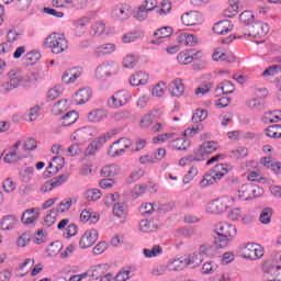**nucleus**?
I'll list each match as a JSON object with an SVG mask.
<instances>
[{"mask_svg":"<svg viewBox=\"0 0 281 281\" xmlns=\"http://www.w3.org/2000/svg\"><path fill=\"white\" fill-rule=\"evenodd\" d=\"M8 81L0 85V93H10V91H14V89H19V87H31L36 77L34 74L23 75L21 69H13L8 72Z\"/></svg>","mask_w":281,"mask_h":281,"instance_id":"obj_1","label":"nucleus"},{"mask_svg":"<svg viewBox=\"0 0 281 281\" xmlns=\"http://www.w3.org/2000/svg\"><path fill=\"white\" fill-rule=\"evenodd\" d=\"M236 226L228 223H218L215 225L214 245L217 249H225L231 240L236 238Z\"/></svg>","mask_w":281,"mask_h":281,"instance_id":"obj_2","label":"nucleus"},{"mask_svg":"<svg viewBox=\"0 0 281 281\" xmlns=\"http://www.w3.org/2000/svg\"><path fill=\"white\" fill-rule=\"evenodd\" d=\"M43 47L53 54H63L69 47V42L65 35L53 33L45 38Z\"/></svg>","mask_w":281,"mask_h":281,"instance_id":"obj_3","label":"nucleus"},{"mask_svg":"<svg viewBox=\"0 0 281 281\" xmlns=\"http://www.w3.org/2000/svg\"><path fill=\"white\" fill-rule=\"evenodd\" d=\"M216 150H218V143L207 140L200 145L199 148L193 151V155H190L189 159L191 161H205L207 155H212V153H216Z\"/></svg>","mask_w":281,"mask_h":281,"instance_id":"obj_4","label":"nucleus"},{"mask_svg":"<svg viewBox=\"0 0 281 281\" xmlns=\"http://www.w3.org/2000/svg\"><path fill=\"white\" fill-rule=\"evenodd\" d=\"M240 30L244 36L262 38V36L269 34V24L265 22H252L250 25H244Z\"/></svg>","mask_w":281,"mask_h":281,"instance_id":"obj_5","label":"nucleus"},{"mask_svg":"<svg viewBox=\"0 0 281 281\" xmlns=\"http://www.w3.org/2000/svg\"><path fill=\"white\" fill-rule=\"evenodd\" d=\"M263 281H281V266L273 260L262 263Z\"/></svg>","mask_w":281,"mask_h":281,"instance_id":"obj_6","label":"nucleus"},{"mask_svg":"<svg viewBox=\"0 0 281 281\" xmlns=\"http://www.w3.org/2000/svg\"><path fill=\"white\" fill-rule=\"evenodd\" d=\"M263 194L265 190L257 184H245L237 192L238 199L243 201H254V199H258Z\"/></svg>","mask_w":281,"mask_h":281,"instance_id":"obj_7","label":"nucleus"},{"mask_svg":"<svg viewBox=\"0 0 281 281\" xmlns=\"http://www.w3.org/2000/svg\"><path fill=\"white\" fill-rule=\"evenodd\" d=\"M232 205H234V198L222 196L207 204V212H211V214H223Z\"/></svg>","mask_w":281,"mask_h":281,"instance_id":"obj_8","label":"nucleus"},{"mask_svg":"<svg viewBox=\"0 0 281 281\" xmlns=\"http://www.w3.org/2000/svg\"><path fill=\"white\" fill-rule=\"evenodd\" d=\"M131 139L128 138H120L114 142L108 150V155L110 157H122L124 153H126L127 148H131Z\"/></svg>","mask_w":281,"mask_h":281,"instance_id":"obj_9","label":"nucleus"},{"mask_svg":"<svg viewBox=\"0 0 281 281\" xmlns=\"http://www.w3.org/2000/svg\"><path fill=\"white\" fill-rule=\"evenodd\" d=\"M265 256V248L258 244H247L243 248V258L248 260H260Z\"/></svg>","mask_w":281,"mask_h":281,"instance_id":"obj_10","label":"nucleus"},{"mask_svg":"<svg viewBox=\"0 0 281 281\" xmlns=\"http://www.w3.org/2000/svg\"><path fill=\"white\" fill-rule=\"evenodd\" d=\"M111 16L115 19V21H126L131 18V4L121 3L114 5L111 11Z\"/></svg>","mask_w":281,"mask_h":281,"instance_id":"obj_11","label":"nucleus"},{"mask_svg":"<svg viewBox=\"0 0 281 281\" xmlns=\"http://www.w3.org/2000/svg\"><path fill=\"white\" fill-rule=\"evenodd\" d=\"M98 240V231L89 229L83 233L79 240L80 249H89V247H93L95 241Z\"/></svg>","mask_w":281,"mask_h":281,"instance_id":"obj_12","label":"nucleus"},{"mask_svg":"<svg viewBox=\"0 0 281 281\" xmlns=\"http://www.w3.org/2000/svg\"><path fill=\"white\" fill-rule=\"evenodd\" d=\"M91 137V130L87 127L79 128L70 135L71 142H77L80 146Z\"/></svg>","mask_w":281,"mask_h":281,"instance_id":"obj_13","label":"nucleus"},{"mask_svg":"<svg viewBox=\"0 0 281 281\" xmlns=\"http://www.w3.org/2000/svg\"><path fill=\"white\" fill-rule=\"evenodd\" d=\"M157 210H162L164 212L170 210L168 204H159V203H144L140 205V214L142 216H147L148 214H153V212Z\"/></svg>","mask_w":281,"mask_h":281,"instance_id":"obj_14","label":"nucleus"},{"mask_svg":"<svg viewBox=\"0 0 281 281\" xmlns=\"http://www.w3.org/2000/svg\"><path fill=\"white\" fill-rule=\"evenodd\" d=\"M172 35V27L170 26H164L161 29H158L155 33L154 36L157 40L151 41V45H161L166 38L170 37Z\"/></svg>","mask_w":281,"mask_h":281,"instance_id":"obj_15","label":"nucleus"},{"mask_svg":"<svg viewBox=\"0 0 281 281\" xmlns=\"http://www.w3.org/2000/svg\"><path fill=\"white\" fill-rule=\"evenodd\" d=\"M234 167L228 164H217L214 166L212 170V176L215 178L216 181H221L222 178L227 175V172H232Z\"/></svg>","mask_w":281,"mask_h":281,"instance_id":"obj_16","label":"nucleus"},{"mask_svg":"<svg viewBox=\"0 0 281 281\" xmlns=\"http://www.w3.org/2000/svg\"><path fill=\"white\" fill-rule=\"evenodd\" d=\"M181 21L183 25L187 26L199 25V23H201V13L196 11H189L182 14Z\"/></svg>","mask_w":281,"mask_h":281,"instance_id":"obj_17","label":"nucleus"},{"mask_svg":"<svg viewBox=\"0 0 281 281\" xmlns=\"http://www.w3.org/2000/svg\"><path fill=\"white\" fill-rule=\"evenodd\" d=\"M115 63H102L95 70V77L99 79L104 78L105 76H111L115 71Z\"/></svg>","mask_w":281,"mask_h":281,"instance_id":"obj_18","label":"nucleus"},{"mask_svg":"<svg viewBox=\"0 0 281 281\" xmlns=\"http://www.w3.org/2000/svg\"><path fill=\"white\" fill-rule=\"evenodd\" d=\"M232 30H234V24H232V21L229 20H222L213 26V32L215 34H220L221 36L229 34Z\"/></svg>","mask_w":281,"mask_h":281,"instance_id":"obj_19","label":"nucleus"},{"mask_svg":"<svg viewBox=\"0 0 281 281\" xmlns=\"http://www.w3.org/2000/svg\"><path fill=\"white\" fill-rule=\"evenodd\" d=\"M169 91L171 95L175 98H181L186 92V86H183V80L181 78H177L169 85Z\"/></svg>","mask_w":281,"mask_h":281,"instance_id":"obj_20","label":"nucleus"},{"mask_svg":"<svg viewBox=\"0 0 281 281\" xmlns=\"http://www.w3.org/2000/svg\"><path fill=\"white\" fill-rule=\"evenodd\" d=\"M116 46L113 43L101 44L94 49V56L102 58V56H111L115 52Z\"/></svg>","mask_w":281,"mask_h":281,"instance_id":"obj_21","label":"nucleus"},{"mask_svg":"<svg viewBox=\"0 0 281 281\" xmlns=\"http://www.w3.org/2000/svg\"><path fill=\"white\" fill-rule=\"evenodd\" d=\"M148 74L139 71L132 75V77L130 78V85H132V87H142L144 85H148Z\"/></svg>","mask_w":281,"mask_h":281,"instance_id":"obj_22","label":"nucleus"},{"mask_svg":"<svg viewBox=\"0 0 281 281\" xmlns=\"http://www.w3.org/2000/svg\"><path fill=\"white\" fill-rule=\"evenodd\" d=\"M213 60L216 63H234L236 57L234 55H227V53L223 52V48H217L212 56Z\"/></svg>","mask_w":281,"mask_h":281,"instance_id":"obj_23","label":"nucleus"},{"mask_svg":"<svg viewBox=\"0 0 281 281\" xmlns=\"http://www.w3.org/2000/svg\"><path fill=\"white\" fill-rule=\"evenodd\" d=\"M91 89L89 88H83V89H79L76 94H75V102L77 104H86V102H89V100H91Z\"/></svg>","mask_w":281,"mask_h":281,"instance_id":"obj_24","label":"nucleus"},{"mask_svg":"<svg viewBox=\"0 0 281 281\" xmlns=\"http://www.w3.org/2000/svg\"><path fill=\"white\" fill-rule=\"evenodd\" d=\"M179 45H184L189 47H194L199 43V38L194 37L190 33H180L178 36Z\"/></svg>","mask_w":281,"mask_h":281,"instance_id":"obj_25","label":"nucleus"},{"mask_svg":"<svg viewBox=\"0 0 281 281\" xmlns=\"http://www.w3.org/2000/svg\"><path fill=\"white\" fill-rule=\"evenodd\" d=\"M79 76H81L80 70H66L61 76V81L64 82V85H74L78 80Z\"/></svg>","mask_w":281,"mask_h":281,"instance_id":"obj_26","label":"nucleus"},{"mask_svg":"<svg viewBox=\"0 0 281 281\" xmlns=\"http://www.w3.org/2000/svg\"><path fill=\"white\" fill-rule=\"evenodd\" d=\"M236 90V87L231 81H223L221 82L216 88V95H221L223 93L224 95H229V93H233Z\"/></svg>","mask_w":281,"mask_h":281,"instance_id":"obj_27","label":"nucleus"},{"mask_svg":"<svg viewBox=\"0 0 281 281\" xmlns=\"http://www.w3.org/2000/svg\"><path fill=\"white\" fill-rule=\"evenodd\" d=\"M34 212L35 209H29L22 214L21 221L24 225H34V223L38 218L37 213Z\"/></svg>","mask_w":281,"mask_h":281,"instance_id":"obj_28","label":"nucleus"},{"mask_svg":"<svg viewBox=\"0 0 281 281\" xmlns=\"http://www.w3.org/2000/svg\"><path fill=\"white\" fill-rule=\"evenodd\" d=\"M239 2L238 0H229L228 1V8L224 11V16L227 19H232L233 16H236L239 12Z\"/></svg>","mask_w":281,"mask_h":281,"instance_id":"obj_29","label":"nucleus"},{"mask_svg":"<svg viewBox=\"0 0 281 281\" xmlns=\"http://www.w3.org/2000/svg\"><path fill=\"white\" fill-rule=\"evenodd\" d=\"M183 267H186L183 259L175 258L167 262V271H183Z\"/></svg>","mask_w":281,"mask_h":281,"instance_id":"obj_30","label":"nucleus"},{"mask_svg":"<svg viewBox=\"0 0 281 281\" xmlns=\"http://www.w3.org/2000/svg\"><path fill=\"white\" fill-rule=\"evenodd\" d=\"M37 60H41V53L38 50H31L26 53V55L23 57V63L27 67H32V65H36Z\"/></svg>","mask_w":281,"mask_h":281,"instance_id":"obj_31","label":"nucleus"},{"mask_svg":"<svg viewBox=\"0 0 281 281\" xmlns=\"http://www.w3.org/2000/svg\"><path fill=\"white\" fill-rule=\"evenodd\" d=\"M88 120L92 123L103 122V120H106V112L101 109L93 110L88 113Z\"/></svg>","mask_w":281,"mask_h":281,"instance_id":"obj_32","label":"nucleus"},{"mask_svg":"<svg viewBox=\"0 0 281 281\" xmlns=\"http://www.w3.org/2000/svg\"><path fill=\"white\" fill-rule=\"evenodd\" d=\"M16 225V217L14 215H7L0 222V227L4 232H9Z\"/></svg>","mask_w":281,"mask_h":281,"instance_id":"obj_33","label":"nucleus"},{"mask_svg":"<svg viewBox=\"0 0 281 281\" xmlns=\"http://www.w3.org/2000/svg\"><path fill=\"white\" fill-rule=\"evenodd\" d=\"M203 262V255L199 252H193L189 255V258L184 259V265L186 266H191V267H199Z\"/></svg>","mask_w":281,"mask_h":281,"instance_id":"obj_34","label":"nucleus"},{"mask_svg":"<svg viewBox=\"0 0 281 281\" xmlns=\"http://www.w3.org/2000/svg\"><path fill=\"white\" fill-rule=\"evenodd\" d=\"M139 229L145 234H148L150 232H157V223H155V221L153 220H143L139 223Z\"/></svg>","mask_w":281,"mask_h":281,"instance_id":"obj_35","label":"nucleus"},{"mask_svg":"<svg viewBox=\"0 0 281 281\" xmlns=\"http://www.w3.org/2000/svg\"><path fill=\"white\" fill-rule=\"evenodd\" d=\"M90 278L92 280H99L104 273H106V266L104 265H99V266H93L89 271H88Z\"/></svg>","mask_w":281,"mask_h":281,"instance_id":"obj_36","label":"nucleus"},{"mask_svg":"<svg viewBox=\"0 0 281 281\" xmlns=\"http://www.w3.org/2000/svg\"><path fill=\"white\" fill-rule=\"evenodd\" d=\"M65 166V158L60 156L53 157V160L48 164V168H54V171H49L50 175H56L58 170H63V167Z\"/></svg>","mask_w":281,"mask_h":281,"instance_id":"obj_37","label":"nucleus"},{"mask_svg":"<svg viewBox=\"0 0 281 281\" xmlns=\"http://www.w3.org/2000/svg\"><path fill=\"white\" fill-rule=\"evenodd\" d=\"M170 146L176 150H188V148H190V140L186 138H176L171 140Z\"/></svg>","mask_w":281,"mask_h":281,"instance_id":"obj_38","label":"nucleus"},{"mask_svg":"<svg viewBox=\"0 0 281 281\" xmlns=\"http://www.w3.org/2000/svg\"><path fill=\"white\" fill-rule=\"evenodd\" d=\"M137 63H139V57H137V55L135 54L126 55L123 58V67L125 69H133L134 67L137 66Z\"/></svg>","mask_w":281,"mask_h":281,"instance_id":"obj_39","label":"nucleus"},{"mask_svg":"<svg viewBox=\"0 0 281 281\" xmlns=\"http://www.w3.org/2000/svg\"><path fill=\"white\" fill-rule=\"evenodd\" d=\"M78 122V113L76 111H70L61 117V126H71Z\"/></svg>","mask_w":281,"mask_h":281,"instance_id":"obj_40","label":"nucleus"},{"mask_svg":"<svg viewBox=\"0 0 281 281\" xmlns=\"http://www.w3.org/2000/svg\"><path fill=\"white\" fill-rule=\"evenodd\" d=\"M120 175V167L116 165H108L101 169V177H116Z\"/></svg>","mask_w":281,"mask_h":281,"instance_id":"obj_41","label":"nucleus"},{"mask_svg":"<svg viewBox=\"0 0 281 281\" xmlns=\"http://www.w3.org/2000/svg\"><path fill=\"white\" fill-rule=\"evenodd\" d=\"M266 135L267 137H271L272 139H280L281 125L279 124L270 125L268 128H266Z\"/></svg>","mask_w":281,"mask_h":281,"instance_id":"obj_42","label":"nucleus"},{"mask_svg":"<svg viewBox=\"0 0 281 281\" xmlns=\"http://www.w3.org/2000/svg\"><path fill=\"white\" fill-rule=\"evenodd\" d=\"M271 216H273V209L266 207L261 211L259 215V222L262 225H269V223H271Z\"/></svg>","mask_w":281,"mask_h":281,"instance_id":"obj_43","label":"nucleus"},{"mask_svg":"<svg viewBox=\"0 0 281 281\" xmlns=\"http://www.w3.org/2000/svg\"><path fill=\"white\" fill-rule=\"evenodd\" d=\"M144 33L140 31L130 32L123 35L122 41L123 43H135V41H139L143 38Z\"/></svg>","mask_w":281,"mask_h":281,"instance_id":"obj_44","label":"nucleus"},{"mask_svg":"<svg viewBox=\"0 0 281 281\" xmlns=\"http://www.w3.org/2000/svg\"><path fill=\"white\" fill-rule=\"evenodd\" d=\"M145 258H157V256H161L164 250L161 246H154L151 249L145 248L143 250Z\"/></svg>","mask_w":281,"mask_h":281,"instance_id":"obj_45","label":"nucleus"},{"mask_svg":"<svg viewBox=\"0 0 281 281\" xmlns=\"http://www.w3.org/2000/svg\"><path fill=\"white\" fill-rule=\"evenodd\" d=\"M85 199L87 201H100L102 199V191L99 189H90L85 192Z\"/></svg>","mask_w":281,"mask_h":281,"instance_id":"obj_46","label":"nucleus"},{"mask_svg":"<svg viewBox=\"0 0 281 281\" xmlns=\"http://www.w3.org/2000/svg\"><path fill=\"white\" fill-rule=\"evenodd\" d=\"M246 106H248V109H254L255 111H260V109H265V102L260 98H255L248 100Z\"/></svg>","mask_w":281,"mask_h":281,"instance_id":"obj_47","label":"nucleus"},{"mask_svg":"<svg viewBox=\"0 0 281 281\" xmlns=\"http://www.w3.org/2000/svg\"><path fill=\"white\" fill-rule=\"evenodd\" d=\"M66 109H67V100H60L53 105L52 113L53 115H60L61 113H65Z\"/></svg>","mask_w":281,"mask_h":281,"instance_id":"obj_48","label":"nucleus"},{"mask_svg":"<svg viewBox=\"0 0 281 281\" xmlns=\"http://www.w3.org/2000/svg\"><path fill=\"white\" fill-rule=\"evenodd\" d=\"M207 120V110L198 109L192 115L193 124H199V122H203Z\"/></svg>","mask_w":281,"mask_h":281,"instance_id":"obj_49","label":"nucleus"},{"mask_svg":"<svg viewBox=\"0 0 281 281\" xmlns=\"http://www.w3.org/2000/svg\"><path fill=\"white\" fill-rule=\"evenodd\" d=\"M113 215L117 218H125L126 217V206L124 203H116L113 206Z\"/></svg>","mask_w":281,"mask_h":281,"instance_id":"obj_50","label":"nucleus"},{"mask_svg":"<svg viewBox=\"0 0 281 281\" xmlns=\"http://www.w3.org/2000/svg\"><path fill=\"white\" fill-rule=\"evenodd\" d=\"M266 122L268 121L270 124L276 122H280L281 120V110L270 111L265 116Z\"/></svg>","mask_w":281,"mask_h":281,"instance_id":"obj_51","label":"nucleus"},{"mask_svg":"<svg viewBox=\"0 0 281 281\" xmlns=\"http://www.w3.org/2000/svg\"><path fill=\"white\" fill-rule=\"evenodd\" d=\"M254 19H255L254 12H251V11H244L239 15V21L244 25H250L251 23H254Z\"/></svg>","mask_w":281,"mask_h":281,"instance_id":"obj_52","label":"nucleus"},{"mask_svg":"<svg viewBox=\"0 0 281 281\" xmlns=\"http://www.w3.org/2000/svg\"><path fill=\"white\" fill-rule=\"evenodd\" d=\"M151 94L154 98H164L166 94V83L160 82L156 85L151 90Z\"/></svg>","mask_w":281,"mask_h":281,"instance_id":"obj_53","label":"nucleus"},{"mask_svg":"<svg viewBox=\"0 0 281 281\" xmlns=\"http://www.w3.org/2000/svg\"><path fill=\"white\" fill-rule=\"evenodd\" d=\"M63 249V244L60 241H54L47 248L48 256H58L60 254V250Z\"/></svg>","mask_w":281,"mask_h":281,"instance_id":"obj_54","label":"nucleus"},{"mask_svg":"<svg viewBox=\"0 0 281 281\" xmlns=\"http://www.w3.org/2000/svg\"><path fill=\"white\" fill-rule=\"evenodd\" d=\"M105 30L106 26L104 25V23L97 22L91 26V34H93V36H102Z\"/></svg>","mask_w":281,"mask_h":281,"instance_id":"obj_55","label":"nucleus"},{"mask_svg":"<svg viewBox=\"0 0 281 281\" xmlns=\"http://www.w3.org/2000/svg\"><path fill=\"white\" fill-rule=\"evenodd\" d=\"M177 60L180 65H190L192 58L190 57V50L181 52L177 56Z\"/></svg>","mask_w":281,"mask_h":281,"instance_id":"obj_56","label":"nucleus"},{"mask_svg":"<svg viewBox=\"0 0 281 281\" xmlns=\"http://www.w3.org/2000/svg\"><path fill=\"white\" fill-rule=\"evenodd\" d=\"M71 205H74V201L71 200V198H67L59 203L57 212H69Z\"/></svg>","mask_w":281,"mask_h":281,"instance_id":"obj_57","label":"nucleus"},{"mask_svg":"<svg viewBox=\"0 0 281 281\" xmlns=\"http://www.w3.org/2000/svg\"><path fill=\"white\" fill-rule=\"evenodd\" d=\"M216 269H218V266L214 262H205L202 266V273L203 276H210L212 273H214L216 271Z\"/></svg>","mask_w":281,"mask_h":281,"instance_id":"obj_58","label":"nucleus"},{"mask_svg":"<svg viewBox=\"0 0 281 281\" xmlns=\"http://www.w3.org/2000/svg\"><path fill=\"white\" fill-rule=\"evenodd\" d=\"M175 137V133L160 134L154 137V144H164L166 142H170Z\"/></svg>","mask_w":281,"mask_h":281,"instance_id":"obj_59","label":"nucleus"},{"mask_svg":"<svg viewBox=\"0 0 281 281\" xmlns=\"http://www.w3.org/2000/svg\"><path fill=\"white\" fill-rule=\"evenodd\" d=\"M56 211H49L45 217H44V224L46 225V227H52V225H54V223H56Z\"/></svg>","mask_w":281,"mask_h":281,"instance_id":"obj_60","label":"nucleus"},{"mask_svg":"<svg viewBox=\"0 0 281 281\" xmlns=\"http://www.w3.org/2000/svg\"><path fill=\"white\" fill-rule=\"evenodd\" d=\"M216 183V178L212 175H205L203 179L200 181V186L202 188H207L209 186H214Z\"/></svg>","mask_w":281,"mask_h":281,"instance_id":"obj_61","label":"nucleus"},{"mask_svg":"<svg viewBox=\"0 0 281 281\" xmlns=\"http://www.w3.org/2000/svg\"><path fill=\"white\" fill-rule=\"evenodd\" d=\"M280 71H281L280 65H273V66H270L268 69H266L262 72V76L266 78L271 76H277V74H280Z\"/></svg>","mask_w":281,"mask_h":281,"instance_id":"obj_62","label":"nucleus"},{"mask_svg":"<svg viewBox=\"0 0 281 281\" xmlns=\"http://www.w3.org/2000/svg\"><path fill=\"white\" fill-rule=\"evenodd\" d=\"M53 188H58V182H55L54 179L46 181L42 187H41V192L44 194L47 192H52Z\"/></svg>","mask_w":281,"mask_h":281,"instance_id":"obj_63","label":"nucleus"},{"mask_svg":"<svg viewBox=\"0 0 281 281\" xmlns=\"http://www.w3.org/2000/svg\"><path fill=\"white\" fill-rule=\"evenodd\" d=\"M130 279H131V269H123L114 277V281H126Z\"/></svg>","mask_w":281,"mask_h":281,"instance_id":"obj_64","label":"nucleus"}]
</instances>
